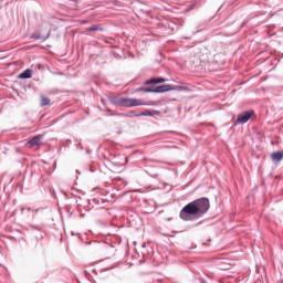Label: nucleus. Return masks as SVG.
<instances>
[{"mask_svg": "<svg viewBox=\"0 0 283 283\" xmlns=\"http://www.w3.org/2000/svg\"><path fill=\"white\" fill-rule=\"evenodd\" d=\"M210 208L211 205L209 203V198L202 197L186 205L180 210L179 218L185 222H189L191 216H195V218H202Z\"/></svg>", "mask_w": 283, "mask_h": 283, "instance_id": "obj_1", "label": "nucleus"}, {"mask_svg": "<svg viewBox=\"0 0 283 283\" xmlns=\"http://www.w3.org/2000/svg\"><path fill=\"white\" fill-rule=\"evenodd\" d=\"M136 92H146L147 94H165V92H171V84H163L156 87H139Z\"/></svg>", "mask_w": 283, "mask_h": 283, "instance_id": "obj_2", "label": "nucleus"}, {"mask_svg": "<svg viewBox=\"0 0 283 283\" xmlns=\"http://www.w3.org/2000/svg\"><path fill=\"white\" fill-rule=\"evenodd\" d=\"M42 140L43 135H36L27 142L25 147H28L29 149H39V147L43 145V143H41Z\"/></svg>", "mask_w": 283, "mask_h": 283, "instance_id": "obj_3", "label": "nucleus"}, {"mask_svg": "<svg viewBox=\"0 0 283 283\" xmlns=\"http://www.w3.org/2000/svg\"><path fill=\"white\" fill-rule=\"evenodd\" d=\"M253 115V112L244 111L241 114L238 115V118L234 122V125H244L245 123H249L251 120V116Z\"/></svg>", "mask_w": 283, "mask_h": 283, "instance_id": "obj_4", "label": "nucleus"}, {"mask_svg": "<svg viewBox=\"0 0 283 283\" xmlns=\"http://www.w3.org/2000/svg\"><path fill=\"white\" fill-rule=\"evenodd\" d=\"M142 105H145V103H143V99L125 98L124 107H140Z\"/></svg>", "mask_w": 283, "mask_h": 283, "instance_id": "obj_5", "label": "nucleus"}, {"mask_svg": "<svg viewBox=\"0 0 283 283\" xmlns=\"http://www.w3.org/2000/svg\"><path fill=\"white\" fill-rule=\"evenodd\" d=\"M108 101L112 105H115L116 107H125V97H108Z\"/></svg>", "mask_w": 283, "mask_h": 283, "instance_id": "obj_6", "label": "nucleus"}, {"mask_svg": "<svg viewBox=\"0 0 283 283\" xmlns=\"http://www.w3.org/2000/svg\"><path fill=\"white\" fill-rule=\"evenodd\" d=\"M160 83H167V78L164 77H153L144 82V85H158Z\"/></svg>", "mask_w": 283, "mask_h": 283, "instance_id": "obj_7", "label": "nucleus"}, {"mask_svg": "<svg viewBox=\"0 0 283 283\" xmlns=\"http://www.w3.org/2000/svg\"><path fill=\"white\" fill-rule=\"evenodd\" d=\"M189 86L187 84H181V85H171V92H189Z\"/></svg>", "mask_w": 283, "mask_h": 283, "instance_id": "obj_8", "label": "nucleus"}, {"mask_svg": "<svg viewBox=\"0 0 283 283\" xmlns=\"http://www.w3.org/2000/svg\"><path fill=\"white\" fill-rule=\"evenodd\" d=\"M271 160L273 163H281L283 160V151H275L271 154Z\"/></svg>", "mask_w": 283, "mask_h": 283, "instance_id": "obj_9", "label": "nucleus"}, {"mask_svg": "<svg viewBox=\"0 0 283 283\" xmlns=\"http://www.w3.org/2000/svg\"><path fill=\"white\" fill-rule=\"evenodd\" d=\"M136 116H160V111L150 109L148 112L137 113Z\"/></svg>", "mask_w": 283, "mask_h": 283, "instance_id": "obj_10", "label": "nucleus"}, {"mask_svg": "<svg viewBox=\"0 0 283 283\" xmlns=\"http://www.w3.org/2000/svg\"><path fill=\"white\" fill-rule=\"evenodd\" d=\"M18 78H32V70L27 69L18 76Z\"/></svg>", "mask_w": 283, "mask_h": 283, "instance_id": "obj_11", "label": "nucleus"}, {"mask_svg": "<svg viewBox=\"0 0 283 283\" xmlns=\"http://www.w3.org/2000/svg\"><path fill=\"white\" fill-rule=\"evenodd\" d=\"M48 105H50V98L42 96V98H41V106L45 107Z\"/></svg>", "mask_w": 283, "mask_h": 283, "instance_id": "obj_12", "label": "nucleus"}, {"mask_svg": "<svg viewBox=\"0 0 283 283\" xmlns=\"http://www.w3.org/2000/svg\"><path fill=\"white\" fill-rule=\"evenodd\" d=\"M31 39H35V41H41V39H42L43 41H45V39H48V38H42L41 34L34 33L31 35Z\"/></svg>", "mask_w": 283, "mask_h": 283, "instance_id": "obj_13", "label": "nucleus"}, {"mask_svg": "<svg viewBox=\"0 0 283 283\" xmlns=\"http://www.w3.org/2000/svg\"><path fill=\"white\" fill-rule=\"evenodd\" d=\"M88 30L91 32H98V30H103V29H101L98 25L94 24V25L90 27Z\"/></svg>", "mask_w": 283, "mask_h": 283, "instance_id": "obj_14", "label": "nucleus"}, {"mask_svg": "<svg viewBox=\"0 0 283 283\" xmlns=\"http://www.w3.org/2000/svg\"><path fill=\"white\" fill-rule=\"evenodd\" d=\"M136 114H143V112H129L127 116L128 118H134V116L137 117Z\"/></svg>", "mask_w": 283, "mask_h": 283, "instance_id": "obj_15", "label": "nucleus"}, {"mask_svg": "<svg viewBox=\"0 0 283 283\" xmlns=\"http://www.w3.org/2000/svg\"><path fill=\"white\" fill-rule=\"evenodd\" d=\"M108 113H111V116H122L120 113H115V112H112L111 109H108Z\"/></svg>", "mask_w": 283, "mask_h": 283, "instance_id": "obj_16", "label": "nucleus"}, {"mask_svg": "<svg viewBox=\"0 0 283 283\" xmlns=\"http://www.w3.org/2000/svg\"><path fill=\"white\" fill-rule=\"evenodd\" d=\"M28 211H32V208H28Z\"/></svg>", "mask_w": 283, "mask_h": 283, "instance_id": "obj_17", "label": "nucleus"}]
</instances>
